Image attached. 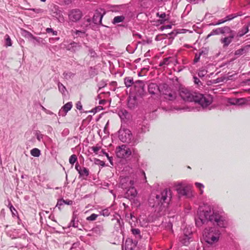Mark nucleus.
I'll return each mask as SVG.
<instances>
[{"instance_id": "1", "label": "nucleus", "mask_w": 250, "mask_h": 250, "mask_svg": "<svg viewBox=\"0 0 250 250\" xmlns=\"http://www.w3.org/2000/svg\"><path fill=\"white\" fill-rule=\"evenodd\" d=\"M195 221L198 227L207 224L209 222L222 228H225L228 225L227 217L223 209L208 204L199 207Z\"/></svg>"}, {"instance_id": "2", "label": "nucleus", "mask_w": 250, "mask_h": 250, "mask_svg": "<svg viewBox=\"0 0 250 250\" xmlns=\"http://www.w3.org/2000/svg\"><path fill=\"white\" fill-rule=\"evenodd\" d=\"M179 94L183 100L198 103L203 108L208 107L212 102L211 98L208 95L205 96L199 93H192L185 88L180 89Z\"/></svg>"}, {"instance_id": "3", "label": "nucleus", "mask_w": 250, "mask_h": 250, "mask_svg": "<svg viewBox=\"0 0 250 250\" xmlns=\"http://www.w3.org/2000/svg\"><path fill=\"white\" fill-rule=\"evenodd\" d=\"M221 233L215 227L206 228L203 231V237L205 241L209 244H213L219 241Z\"/></svg>"}, {"instance_id": "4", "label": "nucleus", "mask_w": 250, "mask_h": 250, "mask_svg": "<svg viewBox=\"0 0 250 250\" xmlns=\"http://www.w3.org/2000/svg\"><path fill=\"white\" fill-rule=\"evenodd\" d=\"M170 196H168V190L166 189L159 194L156 196L155 203L153 205H151V199L149 200V202L150 206H151L152 207L154 208L160 206L161 208L162 206L164 207L167 206V205L170 201Z\"/></svg>"}, {"instance_id": "5", "label": "nucleus", "mask_w": 250, "mask_h": 250, "mask_svg": "<svg viewBox=\"0 0 250 250\" xmlns=\"http://www.w3.org/2000/svg\"><path fill=\"white\" fill-rule=\"evenodd\" d=\"M132 137L131 131L128 129L121 128L119 131V138L123 143H132Z\"/></svg>"}, {"instance_id": "6", "label": "nucleus", "mask_w": 250, "mask_h": 250, "mask_svg": "<svg viewBox=\"0 0 250 250\" xmlns=\"http://www.w3.org/2000/svg\"><path fill=\"white\" fill-rule=\"evenodd\" d=\"M116 155L120 158H126L130 156L132 152L126 145H123L117 147L116 149Z\"/></svg>"}, {"instance_id": "7", "label": "nucleus", "mask_w": 250, "mask_h": 250, "mask_svg": "<svg viewBox=\"0 0 250 250\" xmlns=\"http://www.w3.org/2000/svg\"><path fill=\"white\" fill-rule=\"evenodd\" d=\"M231 29L229 27L226 26L223 27H219L213 29L212 31L208 34L207 38L213 35H219L220 34L225 35V33H230Z\"/></svg>"}, {"instance_id": "8", "label": "nucleus", "mask_w": 250, "mask_h": 250, "mask_svg": "<svg viewBox=\"0 0 250 250\" xmlns=\"http://www.w3.org/2000/svg\"><path fill=\"white\" fill-rule=\"evenodd\" d=\"M134 89L138 96H143L145 93V83L143 81L138 80L134 82Z\"/></svg>"}, {"instance_id": "9", "label": "nucleus", "mask_w": 250, "mask_h": 250, "mask_svg": "<svg viewBox=\"0 0 250 250\" xmlns=\"http://www.w3.org/2000/svg\"><path fill=\"white\" fill-rule=\"evenodd\" d=\"M226 34H229V36L222 38L220 39V42L223 44L224 47L228 46L232 42V40L235 37V32L231 29L230 33H225V35Z\"/></svg>"}, {"instance_id": "10", "label": "nucleus", "mask_w": 250, "mask_h": 250, "mask_svg": "<svg viewBox=\"0 0 250 250\" xmlns=\"http://www.w3.org/2000/svg\"><path fill=\"white\" fill-rule=\"evenodd\" d=\"M134 181L129 177H122L120 179V186L122 188L128 189L134 186Z\"/></svg>"}, {"instance_id": "11", "label": "nucleus", "mask_w": 250, "mask_h": 250, "mask_svg": "<svg viewBox=\"0 0 250 250\" xmlns=\"http://www.w3.org/2000/svg\"><path fill=\"white\" fill-rule=\"evenodd\" d=\"M82 17V12L78 9H73L68 14L69 19L73 22L79 21Z\"/></svg>"}, {"instance_id": "12", "label": "nucleus", "mask_w": 250, "mask_h": 250, "mask_svg": "<svg viewBox=\"0 0 250 250\" xmlns=\"http://www.w3.org/2000/svg\"><path fill=\"white\" fill-rule=\"evenodd\" d=\"M175 188L177 192L180 195L187 196L190 190L189 187L184 186L181 183L177 184Z\"/></svg>"}, {"instance_id": "13", "label": "nucleus", "mask_w": 250, "mask_h": 250, "mask_svg": "<svg viewBox=\"0 0 250 250\" xmlns=\"http://www.w3.org/2000/svg\"><path fill=\"white\" fill-rule=\"evenodd\" d=\"M102 9H100V11L97 10L95 11L92 18V21L94 24H100L102 23V18L104 14V12L102 13Z\"/></svg>"}, {"instance_id": "14", "label": "nucleus", "mask_w": 250, "mask_h": 250, "mask_svg": "<svg viewBox=\"0 0 250 250\" xmlns=\"http://www.w3.org/2000/svg\"><path fill=\"white\" fill-rule=\"evenodd\" d=\"M127 189V190L125 193V197L130 200L134 199L137 196L138 194L136 188L133 186Z\"/></svg>"}, {"instance_id": "15", "label": "nucleus", "mask_w": 250, "mask_h": 250, "mask_svg": "<svg viewBox=\"0 0 250 250\" xmlns=\"http://www.w3.org/2000/svg\"><path fill=\"white\" fill-rule=\"evenodd\" d=\"M161 88L155 83H151L148 86V91L149 94L155 95L160 92Z\"/></svg>"}, {"instance_id": "16", "label": "nucleus", "mask_w": 250, "mask_h": 250, "mask_svg": "<svg viewBox=\"0 0 250 250\" xmlns=\"http://www.w3.org/2000/svg\"><path fill=\"white\" fill-rule=\"evenodd\" d=\"M138 104L137 98L135 96H129L128 99L127 105L130 109H133Z\"/></svg>"}, {"instance_id": "17", "label": "nucleus", "mask_w": 250, "mask_h": 250, "mask_svg": "<svg viewBox=\"0 0 250 250\" xmlns=\"http://www.w3.org/2000/svg\"><path fill=\"white\" fill-rule=\"evenodd\" d=\"M91 231L93 235L100 236L104 231V226L102 225H97L92 229Z\"/></svg>"}, {"instance_id": "18", "label": "nucleus", "mask_w": 250, "mask_h": 250, "mask_svg": "<svg viewBox=\"0 0 250 250\" xmlns=\"http://www.w3.org/2000/svg\"><path fill=\"white\" fill-rule=\"evenodd\" d=\"M136 246V244L133 242L132 239H128L125 241V250H133Z\"/></svg>"}, {"instance_id": "19", "label": "nucleus", "mask_w": 250, "mask_h": 250, "mask_svg": "<svg viewBox=\"0 0 250 250\" xmlns=\"http://www.w3.org/2000/svg\"><path fill=\"white\" fill-rule=\"evenodd\" d=\"M21 35L24 38L28 39L30 41H32V39L34 37V35L31 33L30 32L21 29Z\"/></svg>"}, {"instance_id": "20", "label": "nucleus", "mask_w": 250, "mask_h": 250, "mask_svg": "<svg viewBox=\"0 0 250 250\" xmlns=\"http://www.w3.org/2000/svg\"><path fill=\"white\" fill-rule=\"evenodd\" d=\"M79 174L81 177L85 179V177H87L89 175V170L87 168L83 167L79 171Z\"/></svg>"}, {"instance_id": "21", "label": "nucleus", "mask_w": 250, "mask_h": 250, "mask_svg": "<svg viewBox=\"0 0 250 250\" xmlns=\"http://www.w3.org/2000/svg\"><path fill=\"white\" fill-rule=\"evenodd\" d=\"M33 42L34 44L35 45L37 43L38 44H44V40L41 37H36L35 36H34L32 41H31Z\"/></svg>"}, {"instance_id": "22", "label": "nucleus", "mask_w": 250, "mask_h": 250, "mask_svg": "<svg viewBox=\"0 0 250 250\" xmlns=\"http://www.w3.org/2000/svg\"><path fill=\"white\" fill-rule=\"evenodd\" d=\"M249 25L244 26L241 30L238 31L237 36L238 37H241L247 33L249 31Z\"/></svg>"}, {"instance_id": "23", "label": "nucleus", "mask_w": 250, "mask_h": 250, "mask_svg": "<svg viewBox=\"0 0 250 250\" xmlns=\"http://www.w3.org/2000/svg\"><path fill=\"white\" fill-rule=\"evenodd\" d=\"M167 92L168 93L167 96L164 97L165 99L170 101L173 100L175 99L176 94L174 92H172L171 90H167Z\"/></svg>"}, {"instance_id": "24", "label": "nucleus", "mask_w": 250, "mask_h": 250, "mask_svg": "<svg viewBox=\"0 0 250 250\" xmlns=\"http://www.w3.org/2000/svg\"><path fill=\"white\" fill-rule=\"evenodd\" d=\"M75 75V73L70 71H64L62 74L63 78L67 80L73 78L74 77Z\"/></svg>"}, {"instance_id": "25", "label": "nucleus", "mask_w": 250, "mask_h": 250, "mask_svg": "<svg viewBox=\"0 0 250 250\" xmlns=\"http://www.w3.org/2000/svg\"><path fill=\"white\" fill-rule=\"evenodd\" d=\"M125 84L127 87L131 86L133 84H134L133 78L131 77H126L124 79Z\"/></svg>"}, {"instance_id": "26", "label": "nucleus", "mask_w": 250, "mask_h": 250, "mask_svg": "<svg viewBox=\"0 0 250 250\" xmlns=\"http://www.w3.org/2000/svg\"><path fill=\"white\" fill-rule=\"evenodd\" d=\"M125 19V17L123 16H116L113 20L112 23L116 24L117 23L123 22Z\"/></svg>"}, {"instance_id": "27", "label": "nucleus", "mask_w": 250, "mask_h": 250, "mask_svg": "<svg viewBox=\"0 0 250 250\" xmlns=\"http://www.w3.org/2000/svg\"><path fill=\"white\" fill-rule=\"evenodd\" d=\"M167 90H170L168 89V85L166 84H165L163 85V87L161 88L160 93L163 94L164 96V97L167 96L168 93V92H167Z\"/></svg>"}, {"instance_id": "28", "label": "nucleus", "mask_w": 250, "mask_h": 250, "mask_svg": "<svg viewBox=\"0 0 250 250\" xmlns=\"http://www.w3.org/2000/svg\"><path fill=\"white\" fill-rule=\"evenodd\" d=\"M72 107V103L71 102H69L65 104L62 108L67 113Z\"/></svg>"}, {"instance_id": "29", "label": "nucleus", "mask_w": 250, "mask_h": 250, "mask_svg": "<svg viewBox=\"0 0 250 250\" xmlns=\"http://www.w3.org/2000/svg\"><path fill=\"white\" fill-rule=\"evenodd\" d=\"M30 153L34 157H39L41 155L40 150L37 148H34L31 150Z\"/></svg>"}, {"instance_id": "30", "label": "nucleus", "mask_w": 250, "mask_h": 250, "mask_svg": "<svg viewBox=\"0 0 250 250\" xmlns=\"http://www.w3.org/2000/svg\"><path fill=\"white\" fill-rule=\"evenodd\" d=\"M58 86L60 92L63 95H65V92L67 91L66 87L60 82H58Z\"/></svg>"}, {"instance_id": "31", "label": "nucleus", "mask_w": 250, "mask_h": 250, "mask_svg": "<svg viewBox=\"0 0 250 250\" xmlns=\"http://www.w3.org/2000/svg\"><path fill=\"white\" fill-rule=\"evenodd\" d=\"M77 161V157L75 154L72 155L69 159V163L71 165H74V163Z\"/></svg>"}, {"instance_id": "32", "label": "nucleus", "mask_w": 250, "mask_h": 250, "mask_svg": "<svg viewBox=\"0 0 250 250\" xmlns=\"http://www.w3.org/2000/svg\"><path fill=\"white\" fill-rule=\"evenodd\" d=\"M156 15L159 18L162 19V20H160L161 23H164V22L166 21L165 20H164V19L165 18V17L166 16L165 13H160L159 12H158V13H157Z\"/></svg>"}, {"instance_id": "33", "label": "nucleus", "mask_w": 250, "mask_h": 250, "mask_svg": "<svg viewBox=\"0 0 250 250\" xmlns=\"http://www.w3.org/2000/svg\"><path fill=\"white\" fill-rule=\"evenodd\" d=\"M206 54V53H204V52L203 51H202L200 52L198 54H195V58L194 59V63H197V62H199L201 56H202V54Z\"/></svg>"}, {"instance_id": "34", "label": "nucleus", "mask_w": 250, "mask_h": 250, "mask_svg": "<svg viewBox=\"0 0 250 250\" xmlns=\"http://www.w3.org/2000/svg\"><path fill=\"white\" fill-rule=\"evenodd\" d=\"M75 218L76 217L74 216V215H73L72 217V219L70 223L69 227L72 226L74 228L78 227V223H76L75 222Z\"/></svg>"}, {"instance_id": "35", "label": "nucleus", "mask_w": 250, "mask_h": 250, "mask_svg": "<svg viewBox=\"0 0 250 250\" xmlns=\"http://www.w3.org/2000/svg\"><path fill=\"white\" fill-rule=\"evenodd\" d=\"M245 101V99H235V102L230 103L231 104H242L244 103V101Z\"/></svg>"}, {"instance_id": "36", "label": "nucleus", "mask_w": 250, "mask_h": 250, "mask_svg": "<svg viewBox=\"0 0 250 250\" xmlns=\"http://www.w3.org/2000/svg\"><path fill=\"white\" fill-rule=\"evenodd\" d=\"M132 233L134 235H138L139 238H141V236L140 235V230L138 229H131Z\"/></svg>"}, {"instance_id": "37", "label": "nucleus", "mask_w": 250, "mask_h": 250, "mask_svg": "<svg viewBox=\"0 0 250 250\" xmlns=\"http://www.w3.org/2000/svg\"><path fill=\"white\" fill-rule=\"evenodd\" d=\"M5 42L6 46H11L12 45L11 40L8 35H6L5 36Z\"/></svg>"}, {"instance_id": "38", "label": "nucleus", "mask_w": 250, "mask_h": 250, "mask_svg": "<svg viewBox=\"0 0 250 250\" xmlns=\"http://www.w3.org/2000/svg\"><path fill=\"white\" fill-rule=\"evenodd\" d=\"M132 157L134 159H136L137 161L139 160L140 155L137 150L134 149L132 152Z\"/></svg>"}, {"instance_id": "39", "label": "nucleus", "mask_w": 250, "mask_h": 250, "mask_svg": "<svg viewBox=\"0 0 250 250\" xmlns=\"http://www.w3.org/2000/svg\"><path fill=\"white\" fill-rule=\"evenodd\" d=\"M98 216V215L93 213L90 216L87 217L86 219L87 221H94L96 219Z\"/></svg>"}, {"instance_id": "40", "label": "nucleus", "mask_w": 250, "mask_h": 250, "mask_svg": "<svg viewBox=\"0 0 250 250\" xmlns=\"http://www.w3.org/2000/svg\"><path fill=\"white\" fill-rule=\"evenodd\" d=\"M207 73V71L205 69H201L199 70L198 75L199 77H204Z\"/></svg>"}, {"instance_id": "41", "label": "nucleus", "mask_w": 250, "mask_h": 250, "mask_svg": "<svg viewBox=\"0 0 250 250\" xmlns=\"http://www.w3.org/2000/svg\"><path fill=\"white\" fill-rule=\"evenodd\" d=\"M241 14H233L229 15L227 16L228 17V20H229L230 21L233 20V19H234L235 18H236L238 16H241Z\"/></svg>"}, {"instance_id": "42", "label": "nucleus", "mask_w": 250, "mask_h": 250, "mask_svg": "<svg viewBox=\"0 0 250 250\" xmlns=\"http://www.w3.org/2000/svg\"><path fill=\"white\" fill-rule=\"evenodd\" d=\"M100 214L104 216H108L110 214V212L108 209H105L100 212Z\"/></svg>"}, {"instance_id": "43", "label": "nucleus", "mask_w": 250, "mask_h": 250, "mask_svg": "<svg viewBox=\"0 0 250 250\" xmlns=\"http://www.w3.org/2000/svg\"><path fill=\"white\" fill-rule=\"evenodd\" d=\"M64 203H65L64 200H63V199H60L57 202L56 207H58V208H59V209H61L60 207L61 206L63 205L64 204Z\"/></svg>"}, {"instance_id": "44", "label": "nucleus", "mask_w": 250, "mask_h": 250, "mask_svg": "<svg viewBox=\"0 0 250 250\" xmlns=\"http://www.w3.org/2000/svg\"><path fill=\"white\" fill-rule=\"evenodd\" d=\"M169 64V58H165L162 62L160 63V66H162L164 65H168Z\"/></svg>"}, {"instance_id": "45", "label": "nucleus", "mask_w": 250, "mask_h": 250, "mask_svg": "<svg viewBox=\"0 0 250 250\" xmlns=\"http://www.w3.org/2000/svg\"><path fill=\"white\" fill-rule=\"evenodd\" d=\"M46 32L48 33H52L53 35H57L58 33L57 31H54L51 28H47L46 29Z\"/></svg>"}, {"instance_id": "46", "label": "nucleus", "mask_w": 250, "mask_h": 250, "mask_svg": "<svg viewBox=\"0 0 250 250\" xmlns=\"http://www.w3.org/2000/svg\"><path fill=\"white\" fill-rule=\"evenodd\" d=\"M244 51L243 48H241L236 50L234 54L235 55H242L244 53Z\"/></svg>"}, {"instance_id": "47", "label": "nucleus", "mask_w": 250, "mask_h": 250, "mask_svg": "<svg viewBox=\"0 0 250 250\" xmlns=\"http://www.w3.org/2000/svg\"><path fill=\"white\" fill-rule=\"evenodd\" d=\"M102 153L107 157L108 160H109V162L112 164V157H110L108 155V154L106 152H105L104 150H102Z\"/></svg>"}, {"instance_id": "48", "label": "nucleus", "mask_w": 250, "mask_h": 250, "mask_svg": "<svg viewBox=\"0 0 250 250\" xmlns=\"http://www.w3.org/2000/svg\"><path fill=\"white\" fill-rule=\"evenodd\" d=\"M91 22V20L90 18H85L84 24H85V26L86 27H87L90 25Z\"/></svg>"}, {"instance_id": "49", "label": "nucleus", "mask_w": 250, "mask_h": 250, "mask_svg": "<svg viewBox=\"0 0 250 250\" xmlns=\"http://www.w3.org/2000/svg\"><path fill=\"white\" fill-rule=\"evenodd\" d=\"M89 55L91 57H96L97 56V54L95 52L94 50H93L92 49H90L89 50Z\"/></svg>"}, {"instance_id": "50", "label": "nucleus", "mask_w": 250, "mask_h": 250, "mask_svg": "<svg viewBox=\"0 0 250 250\" xmlns=\"http://www.w3.org/2000/svg\"><path fill=\"white\" fill-rule=\"evenodd\" d=\"M186 237V238L185 239H184L182 240V243L184 245H188V244H189V237H188V236L187 235H186L185 236Z\"/></svg>"}, {"instance_id": "51", "label": "nucleus", "mask_w": 250, "mask_h": 250, "mask_svg": "<svg viewBox=\"0 0 250 250\" xmlns=\"http://www.w3.org/2000/svg\"><path fill=\"white\" fill-rule=\"evenodd\" d=\"M76 107L77 109L79 110H82L83 109V105L80 101H78L76 104Z\"/></svg>"}, {"instance_id": "52", "label": "nucleus", "mask_w": 250, "mask_h": 250, "mask_svg": "<svg viewBox=\"0 0 250 250\" xmlns=\"http://www.w3.org/2000/svg\"><path fill=\"white\" fill-rule=\"evenodd\" d=\"M195 185L199 190L203 189L205 187L203 184L198 182H196Z\"/></svg>"}, {"instance_id": "53", "label": "nucleus", "mask_w": 250, "mask_h": 250, "mask_svg": "<svg viewBox=\"0 0 250 250\" xmlns=\"http://www.w3.org/2000/svg\"><path fill=\"white\" fill-rule=\"evenodd\" d=\"M9 208H10V209L11 211L12 212L13 215H16V214L17 213V211L15 209L14 207L12 205H10Z\"/></svg>"}, {"instance_id": "54", "label": "nucleus", "mask_w": 250, "mask_h": 250, "mask_svg": "<svg viewBox=\"0 0 250 250\" xmlns=\"http://www.w3.org/2000/svg\"><path fill=\"white\" fill-rule=\"evenodd\" d=\"M193 79H194V83L198 85H200L201 84H202V83L201 82V81H200V80L196 77H193Z\"/></svg>"}, {"instance_id": "55", "label": "nucleus", "mask_w": 250, "mask_h": 250, "mask_svg": "<svg viewBox=\"0 0 250 250\" xmlns=\"http://www.w3.org/2000/svg\"><path fill=\"white\" fill-rule=\"evenodd\" d=\"M101 149V147L100 146H92L91 147V149L93 151V152L94 153H95L96 154H97L98 153V151Z\"/></svg>"}, {"instance_id": "56", "label": "nucleus", "mask_w": 250, "mask_h": 250, "mask_svg": "<svg viewBox=\"0 0 250 250\" xmlns=\"http://www.w3.org/2000/svg\"><path fill=\"white\" fill-rule=\"evenodd\" d=\"M59 116H65L66 115V113L63 110L62 108H61L58 113Z\"/></svg>"}, {"instance_id": "57", "label": "nucleus", "mask_w": 250, "mask_h": 250, "mask_svg": "<svg viewBox=\"0 0 250 250\" xmlns=\"http://www.w3.org/2000/svg\"><path fill=\"white\" fill-rule=\"evenodd\" d=\"M172 27V25L171 24H167V25H164V26H162L160 27V29L161 30H163L164 29H170V28H171Z\"/></svg>"}, {"instance_id": "58", "label": "nucleus", "mask_w": 250, "mask_h": 250, "mask_svg": "<svg viewBox=\"0 0 250 250\" xmlns=\"http://www.w3.org/2000/svg\"><path fill=\"white\" fill-rule=\"evenodd\" d=\"M127 112L125 110H121L119 112V115L121 117L122 116L125 117Z\"/></svg>"}, {"instance_id": "59", "label": "nucleus", "mask_w": 250, "mask_h": 250, "mask_svg": "<svg viewBox=\"0 0 250 250\" xmlns=\"http://www.w3.org/2000/svg\"><path fill=\"white\" fill-rule=\"evenodd\" d=\"M71 45L72 47L76 48H80L81 45L78 43H76L75 42H73L71 43Z\"/></svg>"}, {"instance_id": "60", "label": "nucleus", "mask_w": 250, "mask_h": 250, "mask_svg": "<svg viewBox=\"0 0 250 250\" xmlns=\"http://www.w3.org/2000/svg\"><path fill=\"white\" fill-rule=\"evenodd\" d=\"M36 135L37 137V139L39 141H40L41 140V139H42L43 138V135L42 134H41L40 132H37L36 133Z\"/></svg>"}, {"instance_id": "61", "label": "nucleus", "mask_w": 250, "mask_h": 250, "mask_svg": "<svg viewBox=\"0 0 250 250\" xmlns=\"http://www.w3.org/2000/svg\"><path fill=\"white\" fill-rule=\"evenodd\" d=\"M190 2L194 4L199 3L201 2H204L205 0H188Z\"/></svg>"}, {"instance_id": "62", "label": "nucleus", "mask_w": 250, "mask_h": 250, "mask_svg": "<svg viewBox=\"0 0 250 250\" xmlns=\"http://www.w3.org/2000/svg\"><path fill=\"white\" fill-rule=\"evenodd\" d=\"M126 50L127 52H128L129 53H133L134 52V49H131V46L130 45H128L126 47Z\"/></svg>"}, {"instance_id": "63", "label": "nucleus", "mask_w": 250, "mask_h": 250, "mask_svg": "<svg viewBox=\"0 0 250 250\" xmlns=\"http://www.w3.org/2000/svg\"><path fill=\"white\" fill-rule=\"evenodd\" d=\"M82 167H80L79 164H76L75 165V169L77 170V171L79 172V171L82 169Z\"/></svg>"}, {"instance_id": "64", "label": "nucleus", "mask_w": 250, "mask_h": 250, "mask_svg": "<svg viewBox=\"0 0 250 250\" xmlns=\"http://www.w3.org/2000/svg\"><path fill=\"white\" fill-rule=\"evenodd\" d=\"M64 202H65L64 204H66V205H71L73 203L72 201V200H64Z\"/></svg>"}]
</instances>
